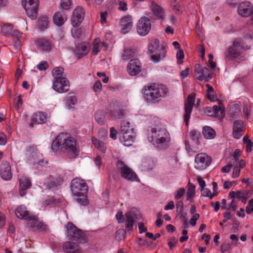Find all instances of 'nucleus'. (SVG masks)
<instances>
[{
  "instance_id": "4468645a",
  "label": "nucleus",
  "mask_w": 253,
  "mask_h": 253,
  "mask_svg": "<svg viewBox=\"0 0 253 253\" xmlns=\"http://www.w3.org/2000/svg\"><path fill=\"white\" fill-rule=\"evenodd\" d=\"M141 63L138 59L130 60L129 62L127 71L131 76H135L141 71Z\"/></svg>"
},
{
  "instance_id": "09e8293b",
  "label": "nucleus",
  "mask_w": 253,
  "mask_h": 253,
  "mask_svg": "<svg viewBox=\"0 0 253 253\" xmlns=\"http://www.w3.org/2000/svg\"><path fill=\"white\" fill-rule=\"evenodd\" d=\"M114 117L117 119L124 118L126 116V112L123 110H120L114 113Z\"/></svg>"
},
{
  "instance_id": "9d476101",
  "label": "nucleus",
  "mask_w": 253,
  "mask_h": 253,
  "mask_svg": "<svg viewBox=\"0 0 253 253\" xmlns=\"http://www.w3.org/2000/svg\"><path fill=\"white\" fill-rule=\"evenodd\" d=\"M70 83L66 78L54 80L53 82V89L58 93H62L69 90Z\"/></svg>"
},
{
  "instance_id": "603ef678",
  "label": "nucleus",
  "mask_w": 253,
  "mask_h": 253,
  "mask_svg": "<svg viewBox=\"0 0 253 253\" xmlns=\"http://www.w3.org/2000/svg\"><path fill=\"white\" fill-rule=\"evenodd\" d=\"M212 111L215 113L220 112L221 113V117H224L225 116V111L221 108L220 107L214 105L212 107Z\"/></svg>"
},
{
  "instance_id": "423d86ee",
  "label": "nucleus",
  "mask_w": 253,
  "mask_h": 253,
  "mask_svg": "<svg viewBox=\"0 0 253 253\" xmlns=\"http://www.w3.org/2000/svg\"><path fill=\"white\" fill-rule=\"evenodd\" d=\"M211 162V158L206 153H199L195 157V168L199 170L206 169L210 165Z\"/></svg>"
},
{
  "instance_id": "79ce46f5",
  "label": "nucleus",
  "mask_w": 253,
  "mask_h": 253,
  "mask_svg": "<svg viewBox=\"0 0 253 253\" xmlns=\"http://www.w3.org/2000/svg\"><path fill=\"white\" fill-rule=\"evenodd\" d=\"M160 47L159 41L158 39H155L154 41L149 44L148 48V52L150 53H153L156 52Z\"/></svg>"
},
{
  "instance_id": "b1692460",
  "label": "nucleus",
  "mask_w": 253,
  "mask_h": 253,
  "mask_svg": "<svg viewBox=\"0 0 253 253\" xmlns=\"http://www.w3.org/2000/svg\"><path fill=\"white\" fill-rule=\"evenodd\" d=\"M151 9L154 14L157 16L158 19H164L165 18V14L164 9L156 2H152Z\"/></svg>"
},
{
  "instance_id": "864d4df0",
  "label": "nucleus",
  "mask_w": 253,
  "mask_h": 253,
  "mask_svg": "<svg viewBox=\"0 0 253 253\" xmlns=\"http://www.w3.org/2000/svg\"><path fill=\"white\" fill-rule=\"evenodd\" d=\"M176 57L178 59V63L180 64L182 63V60L184 58V53L182 49H179L176 54Z\"/></svg>"
},
{
  "instance_id": "a211bd4d",
  "label": "nucleus",
  "mask_w": 253,
  "mask_h": 253,
  "mask_svg": "<svg viewBox=\"0 0 253 253\" xmlns=\"http://www.w3.org/2000/svg\"><path fill=\"white\" fill-rule=\"evenodd\" d=\"M120 23L122 27V33L126 34L131 30L133 25L132 17L127 15L122 17L120 20Z\"/></svg>"
},
{
  "instance_id": "39448f33",
  "label": "nucleus",
  "mask_w": 253,
  "mask_h": 253,
  "mask_svg": "<svg viewBox=\"0 0 253 253\" xmlns=\"http://www.w3.org/2000/svg\"><path fill=\"white\" fill-rule=\"evenodd\" d=\"M116 165L124 178L132 181L137 180V176L136 173L126 165L123 161L118 160Z\"/></svg>"
},
{
  "instance_id": "2f4dec72",
  "label": "nucleus",
  "mask_w": 253,
  "mask_h": 253,
  "mask_svg": "<svg viewBox=\"0 0 253 253\" xmlns=\"http://www.w3.org/2000/svg\"><path fill=\"white\" fill-rule=\"evenodd\" d=\"M36 149V147L35 146L27 147L26 155L28 156V161L30 162L35 160L37 158V153Z\"/></svg>"
},
{
  "instance_id": "20e7f679",
  "label": "nucleus",
  "mask_w": 253,
  "mask_h": 253,
  "mask_svg": "<svg viewBox=\"0 0 253 253\" xmlns=\"http://www.w3.org/2000/svg\"><path fill=\"white\" fill-rule=\"evenodd\" d=\"M67 235L71 242L84 243L87 242L86 235L83 232L76 227L72 223H69L67 226Z\"/></svg>"
},
{
  "instance_id": "bb28decb",
  "label": "nucleus",
  "mask_w": 253,
  "mask_h": 253,
  "mask_svg": "<svg viewBox=\"0 0 253 253\" xmlns=\"http://www.w3.org/2000/svg\"><path fill=\"white\" fill-rule=\"evenodd\" d=\"M141 167L142 170L149 171L155 167V164L151 158L145 157L142 160Z\"/></svg>"
},
{
  "instance_id": "aec40b11",
  "label": "nucleus",
  "mask_w": 253,
  "mask_h": 253,
  "mask_svg": "<svg viewBox=\"0 0 253 253\" xmlns=\"http://www.w3.org/2000/svg\"><path fill=\"white\" fill-rule=\"evenodd\" d=\"M63 249L66 253H81L82 250L77 243L66 242L63 246Z\"/></svg>"
},
{
  "instance_id": "f03ea898",
  "label": "nucleus",
  "mask_w": 253,
  "mask_h": 253,
  "mask_svg": "<svg viewBox=\"0 0 253 253\" xmlns=\"http://www.w3.org/2000/svg\"><path fill=\"white\" fill-rule=\"evenodd\" d=\"M148 131L151 132V136L148 137L150 142H153L154 144L162 149L168 147L170 138L169 133L163 125H156L153 127H151Z\"/></svg>"
},
{
  "instance_id": "c03bdc74",
  "label": "nucleus",
  "mask_w": 253,
  "mask_h": 253,
  "mask_svg": "<svg viewBox=\"0 0 253 253\" xmlns=\"http://www.w3.org/2000/svg\"><path fill=\"white\" fill-rule=\"evenodd\" d=\"M48 23V19L45 16L40 17L38 20V25L41 30L47 28Z\"/></svg>"
},
{
  "instance_id": "680f3d73",
  "label": "nucleus",
  "mask_w": 253,
  "mask_h": 253,
  "mask_svg": "<svg viewBox=\"0 0 253 253\" xmlns=\"http://www.w3.org/2000/svg\"><path fill=\"white\" fill-rule=\"evenodd\" d=\"M171 5L173 9L177 11L176 13H177L179 12L180 5L178 4V3L176 1V0H172L171 2Z\"/></svg>"
},
{
  "instance_id": "2eb2a0df",
  "label": "nucleus",
  "mask_w": 253,
  "mask_h": 253,
  "mask_svg": "<svg viewBox=\"0 0 253 253\" xmlns=\"http://www.w3.org/2000/svg\"><path fill=\"white\" fill-rule=\"evenodd\" d=\"M0 174L4 180H9L12 177L11 166L6 161L2 162L0 165Z\"/></svg>"
},
{
  "instance_id": "c85d7f7f",
  "label": "nucleus",
  "mask_w": 253,
  "mask_h": 253,
  "mask_svg": "<svg viewBox=\"0 0 253 253\" xmlns=\"http://www.w3.org/2000/svg\"><path fill=\"white\" fill-rule=\"evenodd\" d=\"M32 122L34 124H42L46 121V115L43 112H39L32 116Z\"/></svg>"
},
{
  "instance_id": "6ab92c4d",
  "label": "nucleus",
  "mask_w": 253,
  "mask_h": 253,
  "mask_svg": "<svg viewBox=\"0 0 253 253\" xmlns=\"http://www.w3.org/2000/svg\"><path fill=\"white\" fill-rule=\"evenodd\" d=\"M244 122L242 120H237L234 122L233 126V136L235 139H239L243 134Z\"/></svg>"
},
{
  "instance_id": "c9c22d12",
  "label": "nucleus",
  "mask_w": 253,
  "mask_h": 253,
  "mask_svg": "<svg viewBox=\"0 0 253 253\" xmlns=\"http://www.w3.org/2000/svg\"><path fill=\"white\" fill-rule=\"evenodd\" d=\"M94 118L96 122L99 125H103L105 123V115L103 111H97L94 114Z\"/></svg>"
},
{
  "instance_id": "e2e57ef3",
  "label": "nucleus",
  "mask_w": 253,
  "mask_h": 253,
  "mask_svg": "<svg viewBox=\"0 0 253 253\" xmlns=\"http://www.w3.org/2000/svg\"><path fill=\"white\" fill-rule=\"evenodd\" d=\"M117 131L115 129V128L113 127H111L110 131V137L114 140H116L117 138Z\"/></svg>"
},
{
  "instance_id": "8fccbe9b",
  "label": "nucleus",
  "mask_w": 253,
  "mask_h": 253,
  "mask_svg": "<svg viewBox=\"0 0 253 253\" xmlns=\"http://www.w3.org/2000/svg\"><path fill=\"white\" fill-rule=\"evenodd\" d=\"M185 190L183 188L178 189L175 192L174 198L175 199H179L185 193Z\"/></svg>"
},
{
  "instance_id": "0e129e2a",
  "label": "nucleus",
  "mask_w": 253,
  "mask_h": 253,
  "mask_svg": "<svg viewBox=\"0 0 253 253\" xmlns=\"http://www.w3.org/2000/svg\"><path fill=\"white\" fill-rule=\"evenodd\" d=\"M93 89L95 91H100L102 89V84L100 81H97L93 85Z\"/></svg>"
},
{
  "instance_id": "13d9d810",
  "label": "nucleus",
  "mask_w": 253,
  "mask_h": 253,
  "mask_svg": "<svg viewBox=\"0 0 253 253\" xmlns=\"http://www.w3.org/2000/svg\"><path fill=\"white\" fill-rule=\"evenodd\" d=\"M48 67L47 63L46 61H42L37 65V68L41 71L45 70Z\"/></svg>"
},
{
  "instance_id": "69168bd1",
  "label": "nucleus",
  "mask_w": 253,
  "mask_h": 253,
  "mask_svg": "<svg viewBox=\"0 0 253 253\" xmlns=\"http://www.w3.org/2000/svg\"><path fill=\"white\" fill-rule=\"evenodd\" d=\"M138 227L139 230V232L140 234L145 232L147 230V227L144 226V223L143 222H139L138 224Z\"/></svg>"
},
{
  "instance_id": "4c0bfd02",
  "label": "nucleus",
  "mask_w": 253,
  "mask_h": 253,
  "mask_svg": "<svg viewBox=\"0 0 253 253\" xmlns=\"http://www.w3.org/2000/svg\"><path fill=\"white\" fill-rule=\"evenodd\" d=\"M129 122L122 121L121 124L120 134L128 132L130 131H133V128H130Z\"/></svg>"
},
{
  "instance_id": "6e6d98bb",
  "label": "nucleus",
  "mask_w": 253,
  "mask_h": 253,
  "mask_svg": "<svg viewBox=\"0 0 253 253\" xmlns=\"http://www.w3.org/2000/svg\"><path fill=\"white\" fill-rule=\"evenodd\" d=\"M4 30H7L6 34L9 33L10 34H13V35H15L16 38L17 39V40H19V33L17 31H16V30L14 31L13 32V33H12V31H11V28H10V27L9 26V27H3L2 28V30L3 31H4Z\"/></svg>"
},
{
  "instance_id": "cd10ccee",
  "label": "nucleus",
  "mask_w": 253,
  "mask_h": 253,
  "mask_svg": "<svg viewBox=\"0 0 253 253\" xmlns=\"http://www.w3.org/2000/svg\"><path fill=\"white\" fill-rule=\"evenodd\" d=\"M198 75L197 79L199 81L205 80L206 82H208L212 78V75L210 73L209 69L207 67L203 68L201 70V74Z\"/></svg>"
},
{
  "instance_id": "a18cd8bd",
  "label": "nucleus",
  "mask_w": 253,
  "mask_h": 253,
  "mask_svg": "<svg viewBox=\"0 0 253 253\" xmlns=\"http://www.w3.org/2000/svg\"><path fill=\"white\" fill-rule=\"evenodd\" d=\"M92 143L97 149L103 152H105L106 146L102 142L96 138H92Z\"/></svg>"
},
{
  "instance_id": "37998d69",
  "label": "nucleus",
  "mask_w": 253,
  "mask_h": 253,
  "mask_svg": "<svg viewBox=\"0 0 253 253\" xmlns=\"http://www.w3.org/2000/svg\"><path fill=\"white\" fill-rule=\"evenodd\" d=\"M85 194L80 193L79 195H74L77 197V201L81 205L85 206L87 205V200Z\"/></svg>"
},
{
  "instance_id": "0eeeda50",
  "label": "nucleus",
  "mask_w": 253,
  "mask_h": 253,
  "mask_svg": "<svg viewBox=\"0 0 253 253\" xmlns=\"http://www.w3.org/2000/svg\"><path fill=\"white\" fill-rule=\"evenodd\" d=\"M71 189L74 195L80 193H86L88 191V186L85 182L80 178H76L72 180Z\"/></svg>"
},
{
  "instance_id": "dca6fc26",
  "label": "nucleus",
  "mask_w": 253,
  "mask_h": 253,
  "mask_svg": "<svg viewBox=\"0 0 253 253\" xmlns=\"http://www.w3.org/2000/svg\"><path fill=\"white\" fill-rule=\"evenodd\" d=\"M239 15L243 17H248L253 13V5L250 2L241 3L238 8Z\"/></svg>"
},
{
  "instance_id": "7ed1b4c3",
  "label": "nucleus",
  "mask_w": 253,
  "mask_h": 253,
  "mask_svg": "<svg viewBox=\"0 0 253 253\" xmlns=\"http://www.w3.org/2000/svg\"><path fill=\"white\" fill-rule=\"evenodd\" d=\"M169 93L168 88L164 84H151L144 88V97L148 102H158Z\"/></svg>"
},
{
  "instance_id": "72a5a7b5",
  "label": "nucleus",
  "mask_w": 253,
  "mask_h": 253,
  "mask_svg": "<svg viewBox=\"0 0 253 253\" xmlns=\"http://www.w3.org/2000/svg\"><path fill=\"white\" fill-rule=\"evenodd\" d=\"M240 54V50L234 47H230L226 52V56L228 58H236Z\"/></svg>"
},
{
  "instance_id": "5701e85b",
  "label": "nucleus",
  "mask_w": 253,
  "mask_h": 253,
  "mask_svg": "<svg viewBox=\"0 0 253 253\" xmlns=\"http://www.w3.org/2000/svg\"><path fill=\"white\" fill-rule=\"evenodd\" d=\"M67 18V15L63 11L56 12L53 17L54 23L58 26H62Z\"/></svg>"
},
{
  "instance_id": "473e14b6",
  "label": "nucleus",
  "mask_w": 253,
  "mask_h": 253,
  "mask_svg": "<svg viewBox=\"0 0 253 253\" xmlns=\"http://www.w3.org/2000/svg\"><path fill=\"white\" fill-rule=\"evenodd\" d=\"M160 53H157L156 54L153 55L151 56V60L153 62L157 63L166 57V50H165L164 46H162L160 49Z\"/></svg>"
},
{
  "instance_id": "49530a36",
  "label": "nucleus",
  "mask_w": 253,
  "mask_h": 253,
  "mask_svg": "<svg viewBox=\"0 0 253 253\" xmlns=\"http://www.w3.org/2000/svg\"><path fill=\"white\" fill-rule=\"evenodd\" d=\"M116 240L120 241L125 239L126 236V231L124 229H119L115 233Z\"/></svg>"
},
{
  "instance_id": "1a4fd4ad",
  "label": "nucleus",
  "mask_w": 253,
  "mask_h": 253,
  "mask_svg": "<svg viewBox=\"0 0 253 253\" xmlns=\"http://www.w3.org/2000/svg\"><path fill=\"white\" fill-rule=\"evenodd\" d=\"M151 28V24L149 18L141 17L138 21L136 26L137 33L141 36L147 35Z\"/></svg>"
},
{
  "instance_id": "774afa93",
  "label": "nucleus",
  "mask_w": 253,
  "mask_h": 253,
  "mask_svg": "<svg viewBox=\"0 0 253 253\" xmlns=\"http://www.w3.org/2000/svg\"><path fill=\"white\" fill-rule=\"evenodd\" d=\"M232 167V165L230 163H228L227 165L223 167L221 169V171L224 173H228L230 171Z\"/></svg>"
},
{
  "instance_id": "ddd939ff",
  "label": "nucleus",
  "mask_w": 253,
  "mask_h": 253,
  "mask_svg": "<svg viewBox=\"0 0 253 253\" xmlns=\"http://www.w3.org/2000/svg\"><path fill=\"white\" fill-rule=\"evenodd\" d=\"M84 10L81 6H78L73 12L71 18L72 24L75 28L78 27L84 20Z\"/></svg>"
},
{
  "instance_id": "c756f323",
  "label": "nucleus",
  "mask_w": 253,
  "mask_h": 253,
  "mask_svg": "<svg viewBox=\"0 0 253 253\" xmlns=\"http://www.w3.org/2000/svg\"><path fill=\"white\" fill-rule=\"evenodd\" d=\"M203 134L205 138L209 139L214 138L216 135L215 130L209 126H205L203 127Z\"/></svg>"
},
{
  "instance_id": "338daca9",
  "label": "nucleus",
  "mask_w": 253,
  "mask_h": 253,
  "mask_svg": "<svg viewBox=\"0 0 253 253\" xmlns=\"http://www.w3.org/2000/svg\"><path fill=\"white\" fill-rule=\"evenodd\" d=\"M207 97L210 101L212 102H214L217 99L214 92H212V93L208 92L207 94Z\"/></svg>"
},
{
  "instance_id": "f704fd0d",
  "label": "nucleus",
  "mask_w": 253,
  "mask_h": 253,
  "mask_svg": "<svg viewBox=\"0 0 253 253\" xmlns=\"http://www.w3.org/2000/svg\"><path fill=\"white\" fill-rule=\"evenodd\" d=\"M77 103V98L75 96V93L71 92L68 93L67 97V105L68 107L70 109L73 107Z\"/></svg>"
},
{
  "instance_id": "412c9836",
  "label": "nucleus",
  "mask_w": 253,
  "mask_h": 253,
  "mask_svg": "<svg viewBox=\"0 0 253 253\" xmlns=\"http://www.w3.org/2000/svg\"><path fill=\"white\" fill-rule=\"evenodd\" d=\"M26 219L28 220V225L31 228H36L41 230H43L46 228V225L40 222L35 216L30 215Z\"/></svg>"
},
{
  "instance_id": "f8f14e48",
  "label": "nucleus",
  "mask_w": 253,
  "mask_h": 253,
  "mask_svg": "<svg viewBox=\"0 0 253 253\" xmlns=\"http://www.w3.org/2000/svg\"><path fill=\"white\" fill-rule=\"evenodd\" d=\"M139 211L135 209H132L125 214L126 227L127 231H132L134 222L137 219Z\"/></svg>"
},
{
  "instance_id": "6e6552de",
  "label": "nucleus",
  "mask_w": 253,
  "mask_h": 253,
  "mask_svg": "<svg viewBox=\"0 0 253 253\" xmlns=\"http://www.w3.org/2000/svg\"><path fill=\"white\" fill-rule=\"evenodd\" d=\"M38 0H25L22 1V5L27 15L32 19L36 18L37 15Z\"/></svg>"
},
{
  "instance_id": "58836bf2",
  "label": "nucleus",
  "mask_w": 253,
  "mask_h": 253,
  "mask_svg": "<svg viewBox=\"0 0 253 253\" xmlns=\"http://www.w3.org/2000/svg\"><path fill=\"white\" fill-rule=\"evenodd\" d=\"M135 50L128 48H125L122 54V57L123 60H127L134 56Z\"/></svg>"
},
{
  "instance_id": "e433bc0d",
  "label": "nucleus",
  "mask_w": 253,
  "mask_h": 253,
  "mask_svg": "<svg viewBox=\"0 0 253 253\" xmlns=\"http://www.w3.org/2000/svg\"><path fill=\"white\" fill-rule=\"evenodd\" d=\"M64 73V69L61 67H57L54 68L52 70V74L54 77V80L57 79V78L60 79L64 78L63 77Z\"/></svg>"
},
{
  "instance_id": "393cba45",
  "label": "nucleus",
  "mask_w": 253,
  "mask_h": 253,
  "mask_svg": "<svg viewBox=\"0 0 253 253\" xmlns=\"http://www.w3.org/2000/svg\"><path fill=\"white\" fill-rule=\"evenodd\" d=\"M31 186L30 180L26 177H23L19 180V194L21 196L25 195V191L29 189Z\"/></svg>"
},
{
  "instance_id": "f257e3e1",
  "label": "nucleus",
  "mask_w": 253,
  "mask_h": 253,
  "mask_svg": "<svg viewBox=\"0 0 253 253\" xmlns=\"http://www.w3.org/2000/svg\"><path fill=\"white\" fill-rule=\"evenodd\" d=\"M51 149L54 152L60 151L66 153L71 158H76L79 152L76 139L73 137L67 138L63 133L60 134L52 142Z\"/></svg>"
},
{
  "instance_id": "a878e982",
  "label": "nucleus",
  "mask_w": 253,
  "mask_h": 253,
  "mask_svg": "<svg viewBox=\"0 0 253 253\" xmlns=\"http://www.w3.org/2000/svg\"><path fill=\"white\" fill-rule=\"evenodd\" d=\"M15 212L18 218L23 219H26L30 215L29 211L27 210L26 208L22 205L17 208Z\"/></svg>"
},
{
  "instance_id": "052dcab7",
  "label": "nucleus",
  "mask_w": 253,
  "mask_h": 253,
  "mask_svg": "<svg viewBox=\"0 0 253 253\" xmlns=\"http://www.w3.org/2000/svg\"><path fill=\"white\" fill-rule=\"evenodd\" d=\"M240 169L238 167V166H235L233 169V171L232 173V177L233 178H237L239 176L240 173Z\"/></svg>"
},
{
  "instance_id": "de8ad7c7",
  "label": "nucleus",
  "mask_w": 253,
  "mask_h": 253,
  "mask_svg": "<svg viewBox=\"0 0 253 253\" xmlns=\"http://www.w3.org/2000/svg\"><path fill=\"white\" fill-rule=\"evenodd\" d=\"M83 33L82 28H74L72 29L71 34L74 38L79 39L80 38Z\"/></svg>"
},
{
  "instance_id": "7c9ffc66",
  "label": "nucleus",
  "mask_w": 253,
  "mask_h": 253,
  "mask_svg": "<svg viewBox=\"0 0 253 253\" xmlns=\"http://www.w3.org/2000/svg\"><path fill=\"white\" fill-rule=\"evenodd\" d=\"M39 48L44 51H49L51 48L50 42L46 39H39L37 42Z\"/></svg>"
},
{
  "instance_id": "f3484780",
  "label": "nucleus",
  "mask_w": 253,
  "mask_h": 253,
  "mask_svg": "<svg viewBox=\"0 0 253 253\" xmlns=\"http://www.w3.org/2000/svg\"><path fill=\"white\" fill-rule=\"evenodd\" d=\"M136 137V134L133 131L120 134V140L125 146H129L132 145Z\"/></svg>"
},
{
  "instance_id": "3c124183",
  "label": "nucleus",
  "mask_w": 253,
  "mask_h": 253,
  "mask_svg": "<svg viewBox=\"0 0 253 253\" xmlns=\"http://www.w3.org/2000/svg\"><path fill=\"white\" fill-rule=\"evenodd\" d=\"M71 4V1L70 0H61L60 5L63 9H69Z\"/></svg>"
},
{
  "instance_id": "a19ab883",
  "label": "nucleus",
  "mask_w": 253,
  "mask_h": 253,
  "mask_svg": "<svg viewBox=\"0 0 253 253\" xmlns=\"http://www.w3.org/2000/svg\"><path fill=\"white\" fill-rule=\"evenodd\" d=\"M191 139L197 145L200 144L199 138L201 137L200 132L196 130H192L189 133Z\"/></svg>"
},
{
  "instance_id": "ea45409f",
  "label": "nucleus",
  "mask_w": 253,
  "mask_h": 253,
  "mask_svg": "<svg viewBox=\"0 0 253 253\" xmlns=\"http://www.w3.org/2000/svg\"><path fill=\"white\" fill-rule=\"evenodd\" d=\"M188 188L186 193L187 198L188 200L191 201V199H192L195 194V186L190 182L188 183Z\"/></svg>"
},
{
  "instance_id": "bf43d9fd",
  "label": "nucleus",
  "mask_w": 253,
  "mask_h": 253,
  "mask_svg": "<svg viewBox=\"0 0 253 253\" xmlns=\"http://www.w3.org/2000/svg\"><path fill=\"white\" fill-rule=\"evenodd\" d=\"M116 217L118 220L119 223H123L124 222V216L123 214V212L121 211H119L116 215Z\"/></svg>"
},
{
  "instance_id": "5fc2aeb1",
  "label": "nucleus",
  "mask_w": 253,
  "mask_h": 253,
  "mask_svg": "<svg viewBox=\"0 0 253 253\" xmlns=\"http://www.w3.org/2000/svg\"><path fill=\"white\" fill-rule=\"evenodd\" d=\"M186 213H182L181 214L180 218L183 222V226L185 229H187L189 225L186 217Z\"/></svg>"
},
{
  "instance_id": "9b49d317",
  "label": "nucleus",
  "mask_w": 253,
  "mask_h": 253,
  "mask_svg": "<svg viewBox=\"0 0 253 253\" xmlns=\"http://www.w3.org/2000/svg\"><path fill=\"white\" fill-rule=\"evenodd\" d=\"M195 100V94H190L188 96L187 99L185 101L184 110L185 114L184 115V120L187 126L190 117L191 113L193 109V107Z\"/></svg>"
},
{
  "instance_id": "4d7b16f0",
  "label": "nucleus",
  "mask_w": 253,
  "mask_h": 253,
  "mask_svg": "<svg viewBox=\"0 0 253 253\" xmlns=\"http://www.w3.org/2000/svg\"><path fill=\"white\" fill-rule=\"evenodd\" d=\"M232 47H234L236 48H238L241 50L243 48L242 45L241 44V40L239 39H236L234 40L233 42V45Z\"/></svg>"
},
{
  "instance_id": "4be33fe9",
  "label": "nucleus",
  "mask_w": 253,
  "mask_h": 253,
  "mask_svg": "<svg viewBox=\"0 0 253 253\" xmlns=\"http://www.w3.org/2000/svg\"><path fill=\"white\" fill-rule=\"evenodd\" d=\"M76 51L75 52L76 56L78 59H81L88 52L86 43L82 42L76 45Z\"/></svg>"
}]
</instances>
